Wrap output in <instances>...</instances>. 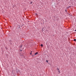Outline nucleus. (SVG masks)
Wrapping results in <instances>:
<instances>
[{
    "label": "nucleus",
    "instance_id": "obj_1",
    "mask_svg": "<svg viewBox=\"0 0 76 76\" xmlns=\"http://www.w3.org/2000/svg\"><path fill=\"white\" fill-rule=\"evenodd\" d=\"M37 54H38V52H37L36 53H35L34 54V55H37Z\"/></svg>",
    "mask_w": 76,
    "mask_h": 76
},
{
    "label": "nucleus",
    "instance_id": "obj_2",
    "mask_svg": "<svg viewBox=\"0 0 76 76\" xmlns=\"http://www.w3.org/2000/svg\"><path fill=\"white\" fill-rule=\"evenodd\" d=\"M41 47H43V44L41 45Z\"/></svg>",
    "mask_w": 76,
    "mask_h": 76
},
{
    "label": "nucleus",
    "instance_id": "obj_3",
    "mask_svg": "<svg viewBox=\"0 0 76 76\" xmlns=\"http://www.w3.org/2000/svg\"><path fill=\"white\" fill-rule=\"evenodd\" d=\"M74 41H76V39H75L74 40Z\"/></svg>",
    "mask_w": 76,
    "mask_h": 76
},
{
    "label": "nucleus",
    "instance_id": "obj_4",
    "mask_svg": "<svg viewBox=\"0 0 76 76\" xmlns=\"http://www.w3.org/2000/svg\"><path fill=\"white\" fill-rule=\"evenodd\" d=\"M46 62L47 63H48V60H46Z\"/></svg>",
    "mask_w": 76,
    "mask_h": 76
},
{
    "label": "nucleus",
    "instance_id": "obj_5",
    "mask_svg": "<svg viewBox=\"0 0 76 76\" xmlns=\"http://www.w3.org/2000/svg\"><path fill=\"white\" fill-rule=\"evenodd\" d=\"M32 2L31 1L30 2V4H32Z\"/></svg>",
    "mask_w": 76,
    "mask_h": 76
},
{
    "label": "nucleus",
    "instance_id": "obj_6",
    "mask_svg": "<svg viewBox=\"0 0 76 76\" xmlns=\"http://www.w3.org/2000/svg\"><path fill=\"white\" fill-rule=\"evenodd\" d=\"M30 54H31V55H32V53H30Z\"/></svg>",
    "mask_w": 76,
    "mask_h": 76
},
{
    "label": "nucleus",
    "instance_id": "obj_7",
    "mask_svg": "<svg viewBox=\"0 0 76 76\" xmlns=\"http://www.w3.org/2000/svg\"><path fill=\"white\" fill-rule=\"evenodd\" d=\"M58 72L59 73H60V70H58Z\"/></svg>",
    "mask_w": 76,
    "mask_h": 76
},
{
    "label": "nucleus",
    "instance_id": "obj_8",
    "mask_svg": "<svg viewBox=\"0 0 76 76\" xmlns=\"http://www.w3.org/2000/svg\"><path fill=\"white\" fill-rule=\"evenodd\" d=\"M70 7H71V6H69V7H69V8Z\"/></svg>",
    "mask_w": 76,
    "mask_h": 76
},
{
    "label": "nucleus",
    "instance_id": "obj_9",
    "mask_svg": "<svg viewBox=\"0 0 76 76\" xmlns=\"http://www.w3.org/2000/svg\"><path fill=\"white\" fill-rule=\"evenodd\" d=\"M57 70H59V69L58 68V69H57Z\"/></svg>",
    "mask_w": 76,
    "mask_h": 76
},
{
    "label": "nucleus",
    "instance_id": "obj_10",
    "mask_svg": "<svg viewBox=\"0 0 76 76\" xmlns=\"http://www.w3.org/2000/svg\"><path fill=\"white\" fill-rule=\"evenodd\" d=\"M65 12H67V10H65Z\"/></svg>",
    "mask_w": 76,
    "mask_h": 76
},
{
    "label": "nucleus",
    "instance_id": "obj_11",
    "mask_svg": "<svg viewBox=\"0 0 76 76\" xmlns=\"http://www.w3.org/2000/svg\"><path fill=\"white\" fill-rule=\"evenodd\" d=\"M35 15H37V13H36V14H35Z\"/></svg>",
    "mask_w": 76,
    "mask_h": 76
},
{
    "label": "nucleus",
    "instance_id": "obj_12",
    "mask_svg": "<svg viewBox=\"0 0 76 76\" xmlns=\"http://www.w3.org/2000/svg\"><path fill=\"white\" fill-rule=\"evenodd\" d=\"M75 31H76V30H75Z\"/></svg>",
    "mask_w": 76,
    "mask_h": 76
},
{
    "label": "nucleus",
    "instance_id": "obj_13",
    "mask_svg": "<svg viewBox=\"0 0 76 76\" xmlns=\"http://www.w3.org/2000/svg\"><path fill=\"white\" fill-rule=\"evenodd\" d=\"M32 57H34V56L33 55L32 56Z\"/></svg>",
    "mask_w": 76,
    "mask_h": 76
},
{
    "label": "nucleus",
    "instance_id": "obj_14",
    "mask_svg": "<svg viewBox=\"0 0 76 76\" xmlns=\"http://www.w3.org/2000/svg\"><path fill=\"white\" fill-rule=\"evenodd\" d=\"M31 53H32V51H31Z\"/></svg>",
    "mask_w": 76,
    "mask_h": 76
}]
</instances>
